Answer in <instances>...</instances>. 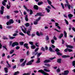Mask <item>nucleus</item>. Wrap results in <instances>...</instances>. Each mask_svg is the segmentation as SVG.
<instances>
[{
	"label": "nucleus",
	"mask_w": 75,
	"mask_h": 75,
	"mask_svg": "<svg viewBox=\"0 0 75 75\" xmlns=\"http://www.w3.org/2000/svg\"><path fill=\"white\" fill-rule=\"evenodd\" d=\"M39 72H40L44 74V75H49L48 74L42 70H39L38 71Z\"/></svg>",
	"instance_id": "obj_1"
},
{
	"label": "nucleus",
	"mask_w": 75,
	"mask_h": 75,
	"mask_svg": "<svg viewBox=\"0 0 75 75\" xmlns=\"http://www.w3.org/2000/svg\"><path fill=\"white\" fill-rule=\"evenodd\" d=\"M13 23H14V21L12 19H11L9 20L8 22L6 23V24L7 25H10V24H13Z\"/></svg>",
	"instance_id": "obj_2"
},
{
	"label": "nucleus",
	"mask_w": 75,
	"mask_h": 75,
	"mask_svg": "<svg viewBox=\"0 0 75 75\" xmlns=\"http://www.w3.org/2000/svg\"><path fill=\"white\" fill-rule=\"evenodd\" d=\"M66 2L67 3V4H65L64 6H65V7H67V6H68L69 9H70V8H71V6H70V5H69V4H68V1L67 0L66 1Z\"/></svg>",
	"instance_id": "obj_3"
},
{
	"label": "nucleus",
	"mask_w": 75,
	"mask_h": 75,
	"mask_svg": "<svg viewBox=\"0 0 75 75\" xmlns=\"http://www.w3.org/2000/svg\"><path fill=\"white\" fill-rule=\"evenodd\" d=\"M55 51H56V52H57V54L58 55H62V53L58 52V51H59V50L58 49L56 48Z\"/></svg>",
	"instance_id": "obj_4"
},
{
	"label": "nucleus",
	"mask_w": 75,
	"mask_h": 75,
	"mask_svg": "<svg viewBox=\"0 0 75 75\" xmlns=\"http://www.w3.org/2000/svg\"><path fill=\"white\" fill-rule=\"evenodd\" d=\"M22 30L24 33H26V31H27V29L24 28V26H22L21 28Z\"/></svg>",
	"instance_id": "obj_5"
},
{
	"label": "nucleus",
	"mask_w": 75,
	"mask_h": 75,
	"mask_svg": "<svg viewBox=\"0 0 75 75\" xmlns=\"http://www.w3.org/2000/svg\"><path fill=\"white\" fill-rule=\"evenodd\" d=\"M4 7L3 6L1 7V10L0 11V13L1 12V14H3V13H4Z\"/></svg>",
	"instance_id": "obj_6"
},
{
	"label": "nucleus",
	"mask_w": 75,
	"mask_h": 75,
	"mask_svg": "<svg viewBox=\"0 0 75 75\" xmlns=\"http://www.w3.org/2000/svg\"><path fill=\"white\" fill-rule=\"evenodd\" d=\"M17 46L18 45V43L17 42H14L12 43V46L13 47H15V46Z\"/></svg>",
	"instance_id": "obj_7"
},
{
	"label": "nucleus",
	"mask_w": 75,
	"mask_h": 75,
	"mask_svg": "<svg viewBox=\"0 0 75 75\" xmlns=\"http://www.w3.org/2000/svg\"><path fill=\"white\" fill-rule=\"evenodd\" d=\"M69 74V71L68 70H66L64 71V73H62L63 75H67Z\"/></svg>",
	"instance_id": "obj_8"
},
{
	"label": "nucleus",
	"mask_w": 75,
	"mask_h": 75,
	"mask_svg": "<svg viewBox=\"0 0 75 75\" xmlns=\"http://www.w3.org/2000/svg\"><path fill=\"white\" fill-rule=\"evenodd\" d=\"M34 60H32L31 61L29 62L28 63H27V65H31L32 64V62H33Z\"/></svg>",
	"instance_id": "obj_9"
},
{
	"label": "nucleus",
	"mask_w": 75,
	"mask_h": 75,
	"mask_svg": "<svg viewBox=\"0 0 75 75\" xmlns=\"http://www.w3.org/2000/svg\"><path fill=\"white\" fill-rule=\"evenodd\" d=\"M70 56L69 55H64L62 56V58H69L70 57Z\"/></svg>",
	"instance_id": "obj_10"
},
{
	"label": "nucleus",
	"mask_w": 75,
	"mask_h": 75,
	"mask_svg": "<svg viewBox=\"0 0 75 75\" xmlns=\"http://www.w3.org/2000/svg\"><path fill=\"white\" fill-rule=\"evenodd\" d=\"M6 3H7V0H4V1H2V4L3 6H5L6 5Z\"/></svg>",
	"instance_id": "obj_11"
},
{
	"label": "nucleus",
	"mask_w": 75,
	"mask_h": 75,
	"mask_svg": "<svg viewBox=\"0 0 75 75\" xmlns=\"http://www.w3.org/2000/svg\"><path fill=\"white\" fill-rule=\"evenodd\" d=\"M31 30V29H30L28 30V31L26 33L28 35H29V36L31 34H30V31Z\"/></svg>",
	"instance_id": "obj_12"
},
{
	"label": "nucleus",
	"mask_w": 75,
	"mask_h": 75,
	"mask_svg": "<svg viewBox=\"0 0 75 75\" xmlns=\"http://www.w3.org/2000/svg\"><path fill=\"white\" fill-rule=\"evenodd\" d=\"M11 7L10 3V2H9L8 3V5H7V6L6 7L8 9H9L10 8V7Z\"/></svg>",
	"instance_id": "obj_13"
},
{
	"label": "nucleus",
	"mask_w": 75,
	"mask_h": 75,
	"mask_svg": "<svg viewBox=\"0 0 75 75\" xmlns=\"http://www.w3.org/2000/svg\"><path fill=\"white\" fill-rule=\"evenodd\" d=\"M66 47L67 48H70V49H72L73 48V46L70 45H66Z\"/></svg>",
	"instance_id": "obj_14"
},
{
	"label": "nucleus",
	"mask_w": 75,
	"mask_h": 75,
	"mask_svg": "<svg viewBox=\"0 0 75 75\" xmlns=\"http://www.w3.org/2000/svg\"><path fill=\"white\" fill-rule=\"evenodd\" d=\"M33 8L35 10H38V7L37 5H35L33 6Z\"/></svg>",
	"instance_id": "obj_15"
},
{
	"label": "nucleus",
	"mask_w": 75,
	"mask_h": 75,
	"mask_svg": "<svg viewBox=\"0 0 75 75\" xmlns=\"http://www.w3.org/2000/svg\"><path fill=\"white\" fill-rule=\"evenodd\" d=\"M23 46L25 47H26L27 49H28L29 47H28V44L27 43H25L23 45Z\"/></svg>",
	"instance_id": "obj_16"
},
{
	"label": "nucleus",
	"mask_w": 75,
	"mask_h": 75,
	"mask_svg": "<svg viewBox=\"0 0 75 75\" xmlns=\"http://www.w3.org/2000/svg\"><path fill=\"white\" fill-rule=\"evenodd\" d=\"M51 62V61L49 59H46L44 61V63H48Z\"/></svg>",
	"instance_id": "obj_17"
},
{
	"label": "nucleus",
	"mask_w": 75,
	"mask_h": 75,
	"mask_svg": "<svg viewBox=\"0 0 75 75\" xmlns=\"http://www.w3.org/2000/svg\"><path fill=\"white\" fill-rule=\"evenodd\" d=\"M37 15L39 16H44V15L42 14V13H37Z\"/></svg>",
	"instance_id": "obj_18"
},
{
	"label": "nucleus",
	"mask_w": 75,
	"mask_h": 75,
	"mask_svg": "<svg viewBox=\"0 0 75 75\" xmlns=\"http://www.w3.org/2000/svg\"><path fill=\"white\" fill-rule=\"evenodd\" d=\"M68 16L69 19H71V18L73 17V16L71 14L68 15Z\"/></svg>",
	"instance_id": "obj_19"
},
{
	"label": "nucleus",
	"mask_w": 75,
	"mask_h": 75,
	"mask_svg": "<svg viewBox=\"0 0 75 75\" xmlns=\"http://www.w3.org/2000/svg\"><path fill=\"white\" fill-rule=\"evenodd\" d=\"M26 61V60H25L24 62L21 65V67H24Z\"/></svg>",
	"instance_id": "obj_20"
},
{
	"label": "nucleus",
	"mask_w": 75,
	"mask_h": 75,
	"mask_svg": "<svg viewBox=\"0 0 75 75\" xmlns=\"http://www.w3.org/2000/svg\"><path fill=\"white\" fill-rule=\"evenodd\" d=\"M64 35L65 37H67V33L66 32V31H64Z\"/></svg>",
	"instance_id": "obj_21"
},
{
	"label": "nucleus",
	"mask_w": 75,
	"mask_h": 75,
	"mask_svg": "<svg viewBox=\"0 0 75 75\" xmlns=\"http://www.w3.org/2000/svg\"><path fill=\"white\" fill-rule=\"evenodd\" d=\"M8 37L10 39H11V40H13V39H14V38H16L15 37H11L10 35H9Z\"/></svg>",
	"instance_id": "obj_22"
},
{
	"label": "nucleus",
	"mask_w": 75,
	"mask_h": 75,
	"mask_svg": "<svg viewBox=\"0 0 75 75\" xmlns=\"http://www.w3.org/2000/svg\"><path fill=\"white\" fill-rule=\"evenodd\" d=\"M45 9L47 11V13H50V9H48V8H46Z\"/></svg>",
	"instance_id": "obj_23"
},
{
	"label": "nucleus",
	"mask_w": 75,
	"mask_h": 75,
	"mask_svg": "<svg viewBox=\"0 0 75 75\" xmlns=\"http://www.w3.org/2000/svg\"><path fill=\"white\" fill-rule=\"evenodd\" d=\"M4 70L6 73L8 72V69L6 67H5L4 69Z\"/></svg>",
	"instance_id": "obj_24"
},
{
	"label": "nucleus",
	"mask_w": 75,
	"mask_h": 75,
	"mask_svg": "<svg viewBox=\"0 0 75 75\" xmlns=\"http://www.w3.org/2000/svg\"><path fill=\"white\" fill-rule=\"evenodd\" d=\"M57 62L58 63H59L60 64L61 62V59H57Z\"/></svg>",
	"instance_id": "obj_25"
},
{
	"label": "nucleus",
	"mask_w": 75,
	"mask_h": 75,
	"mask_svg": "<svg viewBox=\"0 0 75 75\" xmlns=\"http://www.w3.org/2000/svg\"><path fill=\"white\" fill-rule=\"evenodd\" d=\"M45 66H47V67H51V65L48 64L46 63L45 64Z\"/></svg>",
	"instance_id": "obj_26"
},
{
	"label": "nucleus",
	"mask_w": 75,
	"mask_h": 75,
	"mask_svg": "<svg viewBox=\"0 0 75 75\" xmlns=\"http://www.w3.org/2000/svg\"><path fill=\"white\" fill-rule=\"evenodd\" d=\"M63 34H60V36L59 37V39H61L63 37Z\"/></svg>",
	"instance_id": "obj_27"
},
{
	"label": "nucleus",
	"mask_w": 75,
	"mask_h": 75,
	"mask_svg": "<svg viewBox=\"0 0 75 75\" xmlns=\"http://www.w3.org/2000/svg\"><path fill=\"white\" fill-rule=\"evenodd\" d=\"M25 25L26 27H27L30 26V23H27L26 24H25Z\"/></svg>",
	"instance_id": "obj_28"
},
{
	"label": "nucleus",
	"mask_w": 75,
	"mask_h": 75,
	"mask_svg": "<svg viewBox=\"0 0 75 75\" xmlns=\"http://www.w3.org/2000/svg\"><path fill=\"white\" fill-rule=\"evenodd\" d=\"M44 70L46 72H50V70L47 69H44Z\"/></svg>",
	"instance_id": "obj_29"
},
{
	"label": "nucleus",
	"mask_w": 75,
	"mask_h": 75,
	"mask_svg": "<svg viewBox=\"0 0 75 75\" xmlns=\"http://www.w3.org/2000/svg\"><path fill=\"white\" fill-rule=\"evenodd\" d=\"M36 47L34 45H32L31 46V48H32V49H35Z\"/></svg>",
	"instance_id": "obj_30"
},
{
	"label": "nucleus",
	"mask_w": 75,
	"mask_h": 75,
	"mask_svg": "<svg viewBox=\"0 0 75 75\" xmlns=\"http://www.w3.org/2000/svg\"><path fill=\"white\" fill-rule=\"evenodd\" d=\"M19 73H20V72H19V71H18L15 72L14 74V75H17L18 74H19Z\"/></svg>",
	"instance_id": "obj_31"
},
{
	"label": "nucleus",
	"mask_w": 75,
	"mask_h": 75,
	"mask_svg": "<svg viewBox=\"0 0 75 75\" xmlns=\"http://www.w3.org/2000/svg\"><path fill=\"white\" fill-rule=\"evenodd\" d=\"M25 18L26 21H27L28 20V16L26 15Z\"/></svg>",
	"instance_id": "obj_32"
},
{
	"label": "nucleus",
	"mask_w": 75,
	"mask_h": 75,
	"mask_svg": "<svg viewBox=\"0 0 75 75\" xmlns=\"http://www.w3.org/2000/svg\"><path fill=\"white\" fill-rule=\"evenodd\" d=\"M42 54V52L38 53V54L37 55V57H40L41 55Z\"/></svg>",
	"instance_id": "obj_33"
},
{
	"label": "nucleus",
	"mask_w": 75,
	"mask_h": 75,
	"mask_svg": "<svg viewBox=\"0 0 75 75\" xmlns=\"http://www.w3.org/2000/svg\"><path fill=\"white\" fill-rule=\"evenodd\" d=\"M23 7H24V8L25 9V10H27V11H29V9L27 8V7H26L24 5L23 6Z\"/></svg>",
	"instance_id": "obj_34"
},
{
	"label": "nucleus",
	"mask_w": 75,
	"mask_h": 75,
	"mask_svg": "<svg viewBox=\"0 0 75 75\" xmlns=\"http://www.w3.org/2000/svg\"><path fill=\"white\" fill-rule=\"evenodd\" d=\"M14 50H11L10 52V54H12L14 52Z\"/></svg>",
	"instance_id": "obj_35"
},
{
	"label": "nucleus",
	"mask_w": 75,
	"mask_h": 75,
	"mask_svg": "<svg viewBox=\"0 0 75 75\" xmlns=\"http://www.w3.org/2000/svg\"><path fill=\"white\" fill-rule=\"evenodd\" d=\"M38 21H37V20H36L34 22V24L36 25V24H38Z\"/></svg>",
	"instance_id": "obj_36"
},
{
	"label": "nucleus",
	"mask_w": 75,
	"mask_h": 75,
	"mask_svg": "<svg viewBox=\"0 0 75 75\" xmlns=\"http://www.w3.org/2000/svg\"><path fill=\"white\" fill-rule=\"evenodd\" d=\"M41 50L42 51H45V48L44 47H42L41 48Z\"/></svg>",
	"instance_id": "obj_37"
},
{
	"label": "nucleus",
	"mask_w": 75,
	"mask_h": 75,
	"mask_svg": "<svg viewBox=\"0 0 75 75\" xmlns=\"http://www.w3.org/2000/svg\"><path fill=\"white\" fill-rule=\"evenodd\" d=\"M51 43L52 44H54V43H55V40H52L51 41Z\"/></svg>",
	"instance_id": "obj_38"
},
{
	"label": "nucleus",
	"mask_w": 75,
	"mask_h": 75,
	"mask_svg": "<svg viewBox=\"0 0 75 75\" xmlns=\"http://www.w3.org/2000/svg\"><path fill=\"white\" fill-rule=\"evenodd\" d=\"M43 4V3L42 2H38V6H40V5H41L42 4Z\"/></svg>",
	"instance_id": "obj_39"
},
{
	"label": "nucleus",
	"mask_w": 75,
	"mask_h": 75,
	"mask_svg": "<svg viewBox=\"0 0 75 75\" xmlns=\"http://www.w3.org/2000/svg\"><path fill=\"white\" fill-rule=\"evenodd\" d=\"M49 50L51 52H54V50H52V48L51 47H49Z\"/></svg>",
	"instance_id": "obj_40"
},
{
	"label": "nucleus",
	"mask_w": 75,
	"mask_h": 75,
	"mask_svg": "<svg viewBox=\"0 0 75 75\" xmlns=\"http://www.w3.org/2000/svg\"><path fill=\"white\" fill-rule=\"evenodd\" d=\"M47 2L49 4H50V5H51V1L49 0H47Z\"/></svg>",
	"instance_id": "obj_41"
},
{
	"label": "nucleus",
	"mask_w": 75,
	"mask_h": 75,
	"mask_svg": "<svg viewBox=\"0 0 75 75\" xmlns=\"http://www.w3.org/2000/svg\"><path fill=\"white\" fill-rule=\"evenodd\" d=\"M4 40H8V38L5 36H3Z\"/></svg>",
	"instance_id": "obj_42"
},
{
	"label": "nucleus",
	"mask_w": 75,
	"mask_h": 75,
	"mask_svg": "<svg viewBox=\"0 0 75 75\" xmlns=\"http://www.w3.org/2000/svg\"><path fill=\"white\" fill-rule=\"evenodd\" d=\"M40 62V58H38V60L37 62V63H39Z\"/></svg>",
	"instance_id": "obj_43"
},
{
	"label": "nucleus",
	"mask_w": 75,
	"mask_h": 75,
	"mask_svg": "<svg viewBox=\"0 0 75 75\" xmlns=\"http://www.w3.org/2000/svg\"><path fill=\"white\" fill-rule=\"evenodd\" d=\"M61 6H62V8H63V9H64V4H63V3H61Z\"/></svg>",
	"instance_id": "obj_44"
},
{
	"label": "nucleus",
	"mask_w": 75,
	"mask_h": 75,
	"mask_svg": "<svg viewBox=\"0 0 75 75\" xmlns=\"http://www.w3.org/2000/svg\"><path fill=\"white\" fill-rule=\"evenodd\" d=\"M64 21H65L66 24H67V25H68V24H69L68 23V21H67V20L66 19H64Z\"/></svg>",
	"instance_id": "obj_45"
},
{
	"label": "nucleus",
	"mask_w": 75,
	"mask_h": 75,
	"mask_svg": "<svg viewBox=\"0 0 75 75\" xmlns=\"http://www.w3.org/2000/svg\"><path fill=\"white\" fill-rule=\"evenodd\" d=\"M19 34L20 35H22V36H24L25 35L24 34L22 33V32H20L19 33Z\"/></svg>",
	"instance_id": "obj_46"
},
{
	"label": "nucleus",
	"mask_w": 75,
	"mask_h": 75,
	"mask_svg": "<svg viewBox=\"0 0 75 75\" xmlns=\"http://www.w3.org/2000/svg\"><path fill=\"white\" fill-rule=\"evenodd\" d=\"M29 43L30 44V45H34V44H33V42H31V41H30V42H29Z\"/></svg>",
	"instance_id": "obj_47"
},
{
	"label": "nucleus",
	"mask_w": 75,
	"mask_h": 75,
	"mask_svg": "<svg viewBox=\"0 0 75 75\" xmlns=\"http://www.w3.org/2000/svg\"><path fill=\"white\" fill-rule=\"evenodd\" d=\"M72 65H73V66H74L75 68V61H74L73 62Z\"/></svg>",
	"instance_id": "obj_48"
},
{
	"label": "nucleus",
	"mask_w": 75,
	"mask_h": 75,
	"mask_svg": "<svg viewBox=\"0 0 75 75\" xmlns=\"http://www.w3.org/2000/svg\"><path fill=\"white\" fill-rule=\"evenodd\" d=\"M36 35L38 36H40V33H39V32H37Z\"/></svg>",
	"instance_id": "obj_49"
},
{
	"label": "nucleus",
	"mask_w": 75,
	"mask_h": 75,
	"mask_svg": "<svg viewBox=\"0 0 75 75\" xmlns=\"http://www.w3.org/2000/svg\"><path fill=\"white\" fill-rule=\"evenodd\" d=\"M30 74V73H24L23 75H29Z\"/></svg>",
	"instance_id": "obj_50"
},
{
	"label": "nucleus",
	"mask_w": 75,
	"mask_h": 75,
	"mask_svg": "<svg viewBox=\"0 0 75 75\" xmlns=\"http://www.w3.org/2000/svg\"><path fill=\"white\" fill-rule=\"evenodd\" d=\"M60 71L61 70H60V69H58L57 70V73L59 72H60Z\"/></svg>",
	"instance_id": "obj_51"
},
{
	"label": "nucleus",
	"mask_w": 75,
	"mask_h": 75,
	"mask_svg": "<svg viewBox=\"0 0 75 75\" xmlns=\"http://www.w3.org/2000/svg\"><path fill=\"white\" fill-rule=\"evenodd\" d=\"M14 13H18V11L17 10L14 11Z\"/></svg>",
	"instance_id": "obj_52"
},
{
	"label": "nucleus",
	"mask_w": 75,
	"mask_h": 75,
	"mask_svg": "<svg viewBox=\"0 0 75 75\" xmlns=\"http://www.w3.org/2000/svg\"><path fill=\"white\" fill-rule=\"evenodd\" d=\"M68 51V48H67L64 50V51L65 52H67Z\"/></svg>",
	"instance_id": "obj_53"
},
{
	"label": "nucleus",
	"mask_w": 75,
	"mask_h": 75,
	"mask_svg": "<svg viewBox=\"0 0 75 75\" xmlns=\"http://www.w3.org/2000/svg\"><path fill=\"white\" fill-rule=\"evenodd\" d=\"M46 40L47 41L48 40H49V38L48 37V36H46Z\"/></svg>",
	"instance_id": "obj_54"
},
{
	"label": "nucleus",
	"mask_w": 75,
	"mask_h": 75,
	"mask_svg": "<svg viewBox=\"0 0 75 75\" xmlns=\"http://www.w3.org/2000/svg\"><path fill=\"white\" fill-rule=\"evenodd\" d=\"M16 50H19V49H20V47L18 46H16Z\"/></svg>",
	"instance_id": "obj_55"
},
{
	"label": "nucleus",
	"mask_w": 75,
	"mask_h": 75,
	"mask_svg": "<svg viewBox=\"0 0 75 75\" xmlns=\"http://www.w3.org/2000/svg\"><path fill=\"white\" fill-rule=\"evenodd\" d=\"M68 51L69 52H72V50L71 49H68Z\"/></svg>",
	"instance_id": "obj_56"
},
{
	"label": "nucleus",
	"mask_w": 75,
	"mask_h": 75,
	"mask_svg": "<svg viewBox=\"0 0 75 75\" xmlns=\"http://www.w3.org/2000/svg\"><path fill=\"white\" fill-rule=\"evenodd\" d=\"M55 57L50 58V60H52V59H55Z\"/></svg>",
	"instance_id": "obj_57"
},
{
	"label": "nucleus",
	"mask_w": 75,
	"mask_h": 75,
	"mask_svg": "<svg viewBox=\"0 0 75 75\" xmlns=\"http://www.w3.org/2000/svg\"><path fill=\"white\" fill-rule=\"evenodd\" d=\"M24 43L23 42H21L20 43V45H23V43Z\"/></svg>",
	"instance_id": "obj_58"
},
{
	"label": "nucleus",
	"mask_w": 75,
	"mask_h": 75,
	"mask_svg": "<svg viewBox=\"0 0 75 75\" xmlns=\"http://www.w3.org/2000/svg\"><path fill=\"white\" fill-rule=\"evenodd\" d=\"M33 11L32 10H31L30 11V14L31 15L33 14Z\"/></svg>",
	"instance_id": "obj_59"
},
{
	"label": "nucleus",
	"mask_w": 75,
	"mask_h": 75,
	"mask_svg": "<svg viewBox=\"0 0 75 75\" xmlns=\"http://www.w3.org/2000/svg\"><path fill=\"white\" fill-rule=\"evenodd\" d=\"M6 18L7 19H9L10 18V16H6Z\"/></svg>",
	"instance_id": "obj_60"
},
{
	"label": "nucleus",
	"mask_w": 75,
	"mask_h": 75,
	"mask_svg": "<svg viewBox=\"0 0 75 75\" xmlns=\"http://www.w3.org/2000/svg\"><path fill=\"white\" fill-rule=\"evenodd\" d=\"M38 49H39V48H38L36 49H35V52H37V51L38 50Z\"/></svg>",
	"instance_id": "obj_61"
},
{
	"label": "nucleus",
	"mask_w": 75,
	"mask_h": 75,
	"mask_svg": "<svg viewBox=\"0 0 75 75\" xmlns=\"http://www.w3.org/2000/svg\"><path fill=\"white\" fill-rule=\"evenodd\" d=\"M55 25L56 26H58V25H59V24L58 23H55Z\"/></svg>",
	"instance_id": "obj_62"
},
{
	"label": "nucleus",
	"mask_w": 75,
	"mask_h": 75,
	"mask_svg": "<svg viewBox=\"0 0 75 75\" xmlns=\"http://www.w3.org/2000/svg\"><path fill=\"white\" fill-rule=\"evenodd\" d=\"M17 35V33H14L13 34V37H16V35Z\"/></svg>",
	"instance_id": "obj_63"
},
{
	"label": "nucleus",
	"mask_w": 75,
	"mask_h": 75,
	"mask_svg": "<svg viewBox=\"0 0 75 75\" xmlns=\"http://www.w3.org/2000/svg\"><path fill=\"white\" fill-rule=\"evenodd\" d=\"M35 33H33L32 34V37H34V36H35Z\"/></svg>",
	"instance_id": "obj_64"
}]
</instances>
